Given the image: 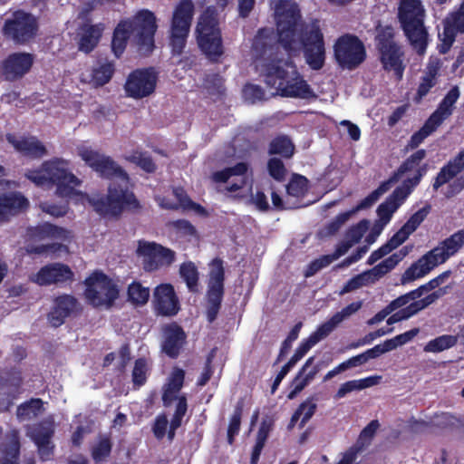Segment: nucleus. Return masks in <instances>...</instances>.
<instances>
[{
  "mask_svg": "<svg viewBox=\"0 0 464 464\" xmlns=\"http://www.w3.org/2000/svg\"><path fill=\"white\" fill-rule=\"evenodd\" d=\"M276 37L272 29L258 31L251 46L252 64L265 83L282 97L313 99L314 92L289 60L279 58L280 47L288 56L304 49L305 63L314 70L325 63V45L317 21L303 25L297 5L291 0H274Z\"/></svg>",
  "mask_w": 464,
  "mask_h": 464,
  "instance_id": "1",
  "label": "nucleus"
},
{
  "mask_svg": "<svg viewBox=\"0 0 464 464\" xmlns=\"http://www.w3.org/2000/svg\"><path fill=\"white\" fill-rule=\"evenodd\" d=\"M76 153L87 166L102 178L111 180L109 194L103 197H89L79 190L82 180L72 170L71 163L63 158L54 157L42 162L38 167L24 172V178L35 187L44 189L54 188V193L65 198L75 205H91L94 211L104 217H116L123 208H136L137 201L129 191L127 173L111 158L94 150L87 143L76 147Z\"/></svg>",
  "mask_w": 464,
  "mask_h": 464,
  "instance_id": "2",
  "label": "nucleus"
},
{
  "mask_svg": "<svg viewBox=\"0 0 464 464\" xmlns=\"http://www.w3.org/2000/svg\"><path fill=\"white\" fill-rule=\"evenodd\" d=\"M426 157L424 150L415 151L404 161L401 169H399L397 177L403 178L405 173L410 175L405 178L402 186L398 187L392 197L388 198L384 203L378 208V220L375 221L372 233L367 237L368 244H372L375 237H379L382 229L391 221L392 214L401 206L405 198H408L411 190L420 182L422 175L426 173V169L420 167V163Z\"/></svg>",
  "mask_w": 464,
  "mask_h": 464,
  "instance_id": "3",
  "label": "nucleus"
},
{
  "mask_svg": "<svg viewBox=\"0 0 464 464\" xmlns=\"http://www.w3.org/2000/svg\"><path fill=\"white\" fill-rule=\"evenodd\" d=\"M156 15L144 9L136 13L132 19L123 20L118 24L112 35L111 49L117 57L121 56L130 35L140 50L147 53L152 50L153 36L156 34Z\"/></svg>",
  "mask_w": 464,
  "mask_h": 464,
  "instance_id": "4",
  "label": "nucleus"
},
{
  "mask_svg": "<svg viewBox=\"0 0 464 464\" xmlns=\"http://www.w3.org/2000/svg\"><path fill=\"white\" fill-rule=\"evenodd\" d=\"M464 245V230L458 231L440 242L406 269L401 276L403 285L419 280L437 266L445 263L460 250Z\"/></svg>",
  "mask_w": 464,
  "mask_h": 464,
  "instance_id": "5",
  "label": "nucleus"
},
{
  "mask_svg": "<svg viewBox=\"0 0 464 464\" xmlns=\"http://www.w3.org/2000/svg\"><path fill=\"white\" fill-rule=\"evenodd\" d=\"M398 16L411 47L418 53H425L428 44V33L423 25L425 9H423L420 0H401L399 2Z\"/></svg>",
  "mask_w": 464,
  "mask_h": 464,
  "instance_id": "6",
  "label": "nucleus"
},
{
  "mask_svg": "<svg viewBox=\"0 0 464 464\" xmlns=\"http://www.w3.org/2000/svg\"><path fill=\"white\" fill-rule=\"evenodd\" d=\"M83 285H85L83 295L87 302L93 306L108 308L119 296L117 282L103 271L93 270L83 281Z\"/></svg>",
  "mask_w": 464,
  "mask_h": 464,
  "instance_id": "7",
  "label": "nucleus"
},
{
  "mask_svg": "<svg viewBox=\"0 0 464 464\" xmlns=\"http://www.w3.org/2000/svg\"><path fill=\"white\" fill-rule=\"evenodd\" d=\"M197 39L200 50L207 57L216 60L223 53L220 29L215 9L208 8L200 15L197 26Z\"/></svg>",
  "mask_w": 464,
  "mask_h": 464,
  "instance_id": "8",
  "label": "nucleus"
},
{
  "mask_svg": "<svg viewBox=\"0 0 464 464\" xmlns=\"http://www.w3.org/2000/svg\"><path fill=\"white\" fill-rule=\"evenodd\" d=\"M184 381V371L179 368H174L170 372L167 382L162 389V401L165 406H169L173 401H177L176 410L172 420H170L169 439L173 440L175 430L181 425V420L187 411L186 395H181L180 390Z\"/></svg>",
  "mask_w": 464,
  "mask_h": 464,
  "instance_id": "9",
  "label": "nucleus"
},
{
  "mask_svg": "<svg viewBox=\"0 0 464 464\" xmlns=\"http://www.w3.org/2000/svg\"><path fill=\"white\" fill-rule=\"evenodd\" d=\"M193 14L194 5L191 0H180L175 5L169 31V43L174 53L180 54L186 46Z\"/></svg>",
  "mask_w": 464,
  "mask_h": 464,
  "instance_id": "10",
  "label": "nucleus"
},
{
  "mask_svg": "<svg viewBox=\"0 0 464 464\" xmlns=\"http://www.w3.org/2000/svg\"><path fill=\"white\" fill-rule=\"evenodd\" d=\"M460 96L458 87H454L446 93L442 102H440L437 110L432 112L425 122L424 126L417 132L411 135L410 140V147L417 148L424 140L427 139L433 131L439 128L452 113L457 100Z\"/></svg>",
  "mask_w": 464,
  "mask_h": 464,
  "instance_id": "11",
  "label": "nucleus"
},
{
  "mask_svg": "<svg viewBox=\"0 0 464 464\" xmlns=\"http://www.w3.org/2000/svg\"><path fill=\"white\" fill-rule=\"evenodd\" d=\"M369 227V221L362 220L357 225L350 227L344 236L343 241L340 242L333 255L321 256L314 261H311L307 269L304 271V276H313L322 268L328 266L344 253L348 252L351 246L359 242L363 234L367 232Z\"/></svg>",
  "mask_w": 464,
  "mask_h": 464,
  "instance_id": "12",
  "label": "nucleus"
},
{
  "mask_svg": "<svg viewBox=\"0 0 464 464\" xmlns=\"http://www.w3.org/2000/svg\"><path fill=\"white\" fill-rule=\"evenodd\" d=\"M216 182L226 183V189L236 197L246 198L251 194L252 175L245 162L212 174Z\"/></svg>",
  "mask_w": 464,
  "mask_h": 464,
  "instance_id": "13",
  "label": "nucleus"
},
{
  "mask_svg": "<svg viewBox=\"0 0 464 464\" xmlns=\"http://www.w3.org/2000/svg\"><path fill=\"white\" fill-rule=\"evenodd\" d=\"M136 255L146 271H156L168 267L175 261V251L153 241L140 240L136 247Z\"/></svg>",
  "mask_w": 464,
  "mask_h": 464,
  "instance_id": "14",
  "label": "nucleus"
},
{
  "mask_svg": "<svg viewBox=\"0 0 464 464\" xmlns=\"http://www.w3.org/2000/svg\"><path fill=\"white\" fill-rule=\"evenodd\" d=\"M334 58L343 69H353L362 64L365 58L363 44L352 34H344L335 41Z\"/></svg>",
  "mask_w": 464,
  "mask_h": 464,
  "instance_id": "15",
  "label": "nucleus"
},
{
  "mask_svg": "<svg viewBox=\"0 0 464 464\" xmlns=\"http://www.w3.org/2000/svg\"><path fill=\"white\" fill-rule=\"evenodd\" d=\"M393 31L392 27H385L379 30L377 40L381 53L382 64L384 69L395 73L397 79L403 75V64L401 53L396 44L392 42Z\"/></svg>",
  "mask_w": 464,
  "mask_h": 464,
  "instance_id": "16",
  "label": "nucleus"
},
{
  "mask_svg": "<svg viewBox=\"0 0 464 464\" xmlns=\"http://www.w3.org/2000/svg\"><path fill=\"white\" fill-rule=\"evenodd\" d=\"M158 81L157 72L152 68L135 70L129 74L124 92L132 99H144L153 93Z\"/></svg>",
  "mask_w": 464,
  "mask_h": 464,
  "instance_id": "17",
  "label": "nucleus"
},
{
  "mask_svg": "<svg viewBox=\"0 0 464 464\" xmlns=\"http://www.w3.org/2000/svg\"><path fill=\"white\" fill-rule=\"evenodd\" d=\"M36 20L28 13L17 11L5 21V34L14 42L24 44L34 37L36 34Z\"/></svg>",
  "mask_w": 464,
  "mask_h": 464,
  "instance_id": "18",
  "label": "nucleus"
},
{
  "mask_svg": "<svg viewBox=\"0 0 464 464\" xmlns=\"http://www.w3.org/2000/svg\"><path fill=\"white\" fill-rule=\"evenodd\" d=\"M426 212L423 210H420L414 213V215L411 216L409 220L405 222L401 230L397 231L395 235L392 237L390 241L385 243L382 246H381L376 251H373L372 256L368 258V263L372 265L373 263L379 261L382 256H386L393 249L401 246L405 240L408 239L411 234H412L418 227H420V223L426 217Z\"/></svg>",
  "mask_w": 464,
  "mask_h": 464,
  "instance_id": "19",
  "label": "nucleus"
},
{
  "mask_svg": "<svg viewBox=\"0 0 464 464\" xmlns=\"http://www.w3.org/2000/svg\"><path fill=\"white\" fill-rule=\"evenodd\" d=\"M34 63V56L31 53H11L1 63V74L7 81H16L29 73Z\"/></svg>",
  "mask_w": 464,
  "mask_h": 464,
  "instance_id": "20",
  "label": "nucleus"
},
{
  "mask_svg": "<svg viewBox=\"0 0 464 464\" xmlns=\"http://www.w3.org/2000/svg\"><path fill=\"white\" fill-rule=\"evenodd\" d=\"M74 277L73 271L69 266L62 263H53L41 269L30 276V280L41 286L51 285L53 284L72 281Z\"/></svg>",
  "mask_w": 464,
  "mask_h": 464,
  "instance_id": "21",
  "label": "nucleus"
},
{
  "mask_svg": "<svg viewBox=\"0 0 464 464\" xmlns=\"http://www.w3.org/2000/svg\"><path fill=\"white\" fill-rule=\"evenodd\" d=\"M153 306L159 315L174 316L180 309L174 287L170 284L157 285L153 291Z\"/></svg>",
  "mask_w": 464,
  "mask_h": 464,
  "instance_id": "22",
  "label": "nucleus"
},
{
  "mask_svg": "<svg viewBox=\"0 0 464 464\" xmlns=\"http://www.w3.org/2000/svg\"><path fill=\"white\" fill-rule=\"evenodd\" d=\"M54 423L53 418H48L41 424L29 428L28 436L38 447L39 455L43 459H49L53 454L51 438L53 433Z\"/></svg>",
  "mask_w": 464,
  "mask_h": 464,
  "instance_id": "23",
  "label": "nucleus"
},
{
  "mask_svg": "<svg viewBox=\"0 0 464 464\" xmlns=\"http://www.w3.org/2000/svg\"><path fill=\"white\" fill-rule=\"evenodd\" d=\"M464 32V1L460 9L450 15L447 16L444 20V30L440 34L442 44L440 45V53H445L454 43L457 33Z\"/></svg>",
  "mask_w": 464,
  "mask_h": 464,
  "instance_id": "24",
  "label": "nucleus"
},
{
  "mask_svg": "<svg viewBox=\"0 0 464 464\" xmlns=\"http://www.w3.org/2000/svg\"><path fill=\"white\" fill-rule=\"evenodd\" d=\"M29 201L21 192L0 193V221L26 210Z\"/></svg>",
  "mask_w": 464,
  "mask_h": 464,
  "instance_id": "25",
  "label": "nucleus"
},
{
  "mask_svg": "<svg viewBox=\"0 0 464 464\" xmlns=\"http://www.w3.org/2000/svg\"><path fill=\"white\" fill-rule=\"evenodd\" d=\"M6 140L18 153L24 156L30 158H42L47 153L45 146L34 137H21L7 134Z\"/></svg>",
  "mask_w": 464,
  "mask_h": 464,
  "instance_id": "26",
  "label": "nucleus"
},
{
  "mask_svg": "<svg viewBox=\"0 0 464 464\" xmlns=\"http://www.w3.org/2000/svg\"><path fill=\"white\" fill-rule=\"evenodd\" d=\"M173 196L176 198V201H170L164 197H157L156 200L160 208L165 209L181 208L183 210L197 213L200 216H204L206 214L204 208L189 200L186 192H184L181 188H175L173 190Z\"/></svg>",
  "mask_w": 464,
  "mask_h": 464,
  "instance_id": "27",
  "label": "nucleus"
},
{
  "mask_svg": "<svg viewBox=\"0 0 464 464\" xmlns=\"http://www.w3.org/2000/svg\"><path fill=\"white\" fill-rule=\"evenodd\" d=\"M78 304L72 295H60L54 301L53 308L48 315V321L53 326H60L64 319L77 310Z\"/></svg>",
  "mask_w": 464,
  "mask_h": 464,
  "instance_id": "28",
  "label": "nucleus"
},
{
  "mask_svg": "<svg viewBox=\"0 0 464 464\" xmlns=\"http://www.w3.org/2000/svg\"><path fill=\"white\" fill-rule=\"evenodd\" d=\"M103 31V24H85L81 26L79 28V33H77L80 51L85 53L92 52L99 44Z\"/></svg>",
  "mask_w": 464,
  "mask_h": 464,
  "instance_id": "29",
  "label": "nucleus"
},
{
  "mask_svg": "<svg viewBox=\"0 0 464 464\" xmlns=\"http://www.w3.org/2000/svg\"><path fill=\"white\" fill-rule=\"evenodd\" d=\"M186 335L180 327L170 324L163 329L162 351L170 357H176L183 345Z\"/></svg>",
  "mask_w": 464,
  "mask_h": 464,
  "instance_id": "30",
  "label": "nucleus"
},
{
  "mask_svg": "<svg viewBox=\"0 0 464 464\" xmlns=\"http://www.w3.org/2000/svg\"><path fill=\"white\" fill-rule=\"evenodd\" d=\"M223 281L224 268L222 261L214 259L209 263L208 292H207V296L211 297L216 304L222 300Z\"/></svg>",
  "mask_w": 464,
  "mask_h": 464,
  "instance_id": "31",
  "label": "nucleus"
},
{
  "mask_svg": "<svg viewBox=\"0 0 464 464\" xmlns=\"http://www.w3.org/2000/svg\"><path fill=\"white\" fill-rule=\"evenodd\" d=\"M439 296L440 294L433 293L432 295H428L420 301H410L409 304L401 306L397 310L396 313L391 315L390 318L387 319V324H393L397 322H401L411 318L412 315L425 308L427 305L431 304L433 301H435Z\"/></svg>",
  "mask_w": 464,
  "mask_h": 464,
  "instance_id": "32",
  "label": "nucleus"
},
{
  "mask_svg": "<svg viewBox=\"0 0 464 464\" xmlns=\"http://www.w3.org/2000/svg\"><path fill=\"white\" fill-rule=\"evenodd\" d=\"M440 69V61L439 58H429V63L426 67V72L424 76H422L420 80V83L419 88H417L416 92V101L420 102V100L425 97L431 88L434 87L436 82H438L439 72Z\"/></svg>",
  "mask_w": 464,
  "mask_h": 464,
  "instance_id": "33",
  "label": "nucleus"
},
{
  "mask_svg": "<svg viewBox=\"0 0 464 464\" xmlns=\"http://www.w3.org/2000/svg\"><path fill=\"white\" fill-rule=\"evenodd\" d=\"M29 235L34 240L57 239L70 241L71 232L62 227H56L50 223H44L30 229Z\"/></svg>",
  "mask_w": 464,
  "mask_h": 464,
  "instance_id": "34",
  "label": "nucleus"
},
{
  "mask_svg": "<svg viewBox=\"0 0 464 464\" xmlns=\"http://www.w3.org/2000/svg\"><path fill=\"white\" fill-rule=\"evenodd\" d=\"M113 73L111 63H98L92 72L82 74V81L93 87L103 86L110 82Z\"/></svg>",
  "mask_w": 464,
  "mask_h": 464,
  "instance_id": "35",
  "label": "nucleus"
},
{
  "mask_svg": "<svg viewBox=\"0 0 464 464\" xmlns=\"http://www.w3.org/2000/svg\"><path fill=\"white\" fill-rule=\"evenodd\" d=\"M19 441L16 431H13L9 439L1 440L0 429V464H17Z\"/></svg>",
  "mask_w": 464,
  "mask_h": 464,
  "instance_id": "36",
  "label": "nucleus"
},
{
  "mask_svg": "<svg viewBox=\"0 0 464 464\" xmlns=\"http://www.w3.org/2000/svg\"><path fill=\"white\" fill-rule=\"evenodd\" d=\"M464 168V150L458 154V156L449 162L446 166L440 169L435 181L433 182L434 189L447 183L451 179L460 173Z\"/></svg>",
  "mask_w": 464,
  "mask_h": 464,
  "instance_id": "37",
  "label": "nucleus"
},
{
  "mask_svg": "<svg viewBox=\"0 0 464 464\" xmlns=\"http://www.w3.org/2000/svg\"><path fill=\"white\" fill-rule=\"evenodd\" d=\"M411 249V246L402 247L398 252L392 254L390 256H388L386 259L378 264L370 271L373 272V274L378 276L379 278L382 277V276L395 268L398 263L401 262L402 259L409 255Z\"/></svg>",
  "mask_w": 464,
  "mask_h": 464,
  "instance_id": "38",
  "label": "nucleus"
},
{
  "mask_svg": "<svg viewBox=\"0 0 464 464\" xmlns=\"http://www.w3.org/2000/svg\"><path fill=\"white\" fill-rule=\"evenodd\" d=\"M411 249V246L402 247L398 252L392 254L390 256H388L386 259L378 264L370 271L373 272V274L378 276L379 278L382 277V276L395 268L398 263L401 262L402 259L409 255Z\"/></svg>",
  "mask_w": 464,
  "mask_h": 464,
  "instance_id": "39",
  "label": "nucleus"
},
{
  "mask_svg": "<svg viewBox=\"0 0 464 464\" xmlns=\"http://www.w3.org/2000/svg\"><path fill=\"white\" fill-rule=\"evenodd\" d=\"M43 411V401L40 399H31L17 408L16 416L20 421L36 418Z\"/></svg>",
  "mask_w": 464,
  "mask_h": 464,
  "instance_id": "40",
  "label": "nucleus"
},
{
  "mask_svg": "<svg viewBox=\"0 0 464 464\" xmlns=\"http://www.w3.org/2000/svg\"><path fill=\"white\" fill-rule=\"evenodd\" d=\"M377 275L373 274L372 271L367 270L354 276L346 282L343 290L340 291V295H344L345 293H349L351 291H355L358 288L367 286L370 284H372L379 280Z\"/></svg>",
  "mask_w": 464,
  "mask_h": 464,
  "instance_id": "41",
  "label": "nucleus"
},
{
  "mask_svg": "<svg viewBox=\"0 0 464 464\" xmlns=\"http://www.w3.org/2000/svg\"><path fill=\"white\" fill-rule=\"evenodd\" d=\"M150 288L138 281L130 283L128 286V301L136 306L144 305L150 300Z\"/></svg>",
  "mask_w": 464,
  "mask_h": 464,
  "instance_id": "42",
  "label": "nucleus"
},
{
  "mask_svg": "<svg viewBox=\"0 0 464 464\" xmlns=\"http://www.w3.org/2000/svg\"><path fill=\"white\" fill-rule=\"evenodd\" d=\"M458 420L450 413H442L437 414L429 421H420L415 424V430H422V427L426 428L428 426L439 428V429H446L450 427H453L457 424Z\"/></svg>",
  "mask_w": 464,
  "mask_h": 464,
  "instance_id": "43",
  "label": "nucleus"
},
{
  "mask_svg": "<svg viewBox=\"0 0 464 464\" xmlns=\"http://www.w3.org/2000/svg\"><path fill=\"white\" fill-rule=\"evenodd\" d=\"M458 341H460L458 335H440L427 343L424 346V351L426 353H438L455 346Z\"/></svg>",
  "mask_w": 464,
  "mask_h": 464,
  "instance_id": "44",
  "label": "nucleus"
},
{
  "mask_svg": "<svg viewBox=\"0 0 464 464\" xmlns=\"http://www.w3.org/2000/svg\"><path fill=\"white\" fill-rule=\"evenodd\" d=\"M179 274L183 282L186 283L188 289L191 291L198 290V271L193 262L187 261L182 263L179 267Z\"/></svg>",
  "mask_w": 464,
  "mask_h": 464,
  "instance_id": "45",
  "label": "nucleus"
},
{
  "mask_svg": "<svg viewBox=\"0 0 464 464\" xmlns=\"http://www.w3.org/2000/svg\"><path fill=\"white\" fill-rule=\"evenodd\" d=\"M316 404L311 399L305 400L293 414L290 426H294L297 420H301V427H303L314 414Z\"/></svg>",
  "mask_w": 464,
  "mask_h": 464,
  "instance_id": "46",
  "label": "nucleus"
},
{
  "mask_svg": "<svg viewBox=\"0 0 464 464\" xmlns=\"http://www.w3.org/2000/svg\"><path fill=\"white\" fill-rule=\"evenodd\" d=\"M269 153L279 154L285 158H291L294 153V145L290 139L281 136L270 142Z\"/></svg>",
  "mask_w": 464,
  "mask_h": 464,
  "instance_id": "47",
  "label": "nucleus"
},
{
  "mask_svg": "<svg viewBox=\"0 0 464 464\" xmlns=\"http://www.w3.org/2000/svg\"><path fill=\"white\" fill-rule=\"evenodd\" d=\"M308 188V180L303 176H294L286 187V198H300Z\"/></svg>",
  "mask_w": 464,
  "mask_h": 464,
  "instance_id": "48",
  "label": "nucleus"
},
{
  "mask_svg": "<svg viewBox=\"0 0 464 464\" xmlns=\"http://www.w3.org/2000/svg\"><path fill=\"white\" fill-rule=\"evenodd\" d=\"M409 304V301L406 300V297L400 296L394 301H392L386 307H384L382 311L376 314L372 318L368 321L369 324H375L382 322L393 311L398 310L400 307L404 306Z\"/></svg>",
  "mask_w": 464,
  "mask_h": 464,
  "instance_id": "49",
  "label": "nucleus"
},
{
  "mask_svg": "<svg viewBox=\"0 0 464 464\" xmlns=\"http://www.w3.org/2000/svg\"><path fill=\"white\" fill-rule=\"evenodd\" d=\"M169 227H172L173 231H175L176 237L179 238H184L187 241L191 242L197 237V236H195V229L188 221H173L169 224Z\"/></svg>",
  "mask_w": 464,
  "mask_h": 464,
  "instance_id": "50",
  "label": "nucleus"
},
{
  "mask_svg": "<svg viewBox=\"0 0 464 464\" xmlns=\"http://www.w3.org/2000/svg\"><path fill=\"white\" fill-rule=\"evenodd\" d=\"M111 444L108 438L99 439L96 445L92 446V459L97 463L103 461L111 453Z\"/></svg>",
  "mask_w": 464,
  "mask_h": 464,
  "instance_id": "51",
  "label": "nucleus"
},
{
  "mask_svg": "<svg viewBox=\"0 0 464 464\" xmlns=\"http://www.w3.org/2000/svg\"><path fill=\"white\" fill-rule=\"evenodd\" d=\"M126 159L130 162H134L136 165H139L140 169L149 173L152 172L154 168H156L151 158L143 152H130L126 156Z\"/></svg>",
  "mask_w": 464,
  "mask_h": 464,
  "instance_id": "52",
  "label": "nucleus"
},
{
  "mask_svg": "<svg viewBox=\"0 0 464 464\" xmlns=\"http://www.w3.org/2000/svg\"><path fill=\"white\" fill-rule=\"evenodd\" d=\"M40 208L44 213L53 217H64L69 211L68 202L52 203L50 201H41Z\"/></svg>",
  "mask_w": 464,
  "mask_h": 464,
  "instance_id": "53",
  "label": "nucleus"
},
{
  "mask_svg": "<svg viewBox=\"0 0 464 464\" xmlns=\"http://www.w3.org/2000/svg\"><path fill=\"white\" fill-rule=\"evenodd\" d=\"M339 322L334 321V318L329 319L323 324L317 327L316 331L311 334L309 335L308 339L310 341L315 342L316 343H319L321 340L325 338L327 335L332 333L334 328L339 325Z\"/></svg>",
  "mask_w": 464,
  "mask_h": 464,
  "instance_id": "54",
  "label": "nucleus"
},
{
  "mask_svg": "<svg viewBox=\"0 0 464 464\" xmlns=\"http://www.w3.org/2000/svg\"><path fill=\"white\" fill-rule=\"evenodd\" d=\"M148 371H150V366L148 365L145 359L135 361L132 372V380L134 385H144L147 379Z\"/></svg>",
  "mask_w": 464,
  "mask_h": 464,
  "instance_id": "55",
  "label": "nucleus"
},
{
  "mask_svg": "<svg viewBox=\"0 0 464 464\" xmlns=\"http://www.w3.org/2000/svg\"><path fill=\"white\" fill-rule=\"evenodd\" d=\"M392 182V180L382 183V185L377 188V190H374L373 193L363 198L362 201H361V203L358 204L355 210L358 211L366 208L370 207L372 204H373L375 201H377L379 198L385 194L387 190L391 188Z\"/></svg>",
  "mask_w": 464,
  "mask_h": 464,
  "instance_id": "56",
  "label": "nucleus"
},
{
  "mask_svg": "<svg viewBox=\"0 0 464 464\" xmlns=\"http://www.w3.org/2000/svg\"><path fill=\"white\" fill-rule=\"evenodd\" d=\"M243 96L246 102L256 103L265 99L263 89L255 84H246L243 90Z\"/></svg>",
  "mask_w": 464,
  "mask_h": 464,
  "instance_id": "57",
  "label": "nucleus"
},
{
  "mask_svg": "<svg viewBox=\"0 0 464 464\" xmlns=\"http://www.w3.org/2000/svg\"><path fill=\"white\" fill-rule=\"evenodd\" d=\"M28 252H34L36 254H45V255H60V254H68L69 249L68 246L59 243H53L47 246H36L35 248L28 249Z\"/></svg>",
  "mask_w": 464,
  "mask_h": 464,
  "instance_id": "58",
  "label": "nucleus"
},
{
  "mask_svg": "<svg viewBox=\"0 0 464 464\" xmlns=\"http://www.w3.org/2000/svg\"><path fill=\"white\" fill-rule=\"evenodd\" d=\"M440 286V284L437 280L431 279L425 285L420 286L416 290H411L410 293L402 295V297H407V301L409 302H417L418 298H420L422 294H424L427 291H432L433 289Z\"/></svg>",
  "mask_w": 464,
  "mask_h": 464,
  "instance_id": "59",
  "label": "nucleus"
},
{
  "mask_svg": "<svg viewBox=\"0 0 464 464\" xmlns=\"http://www.w3.org/2000/svg\"><path fill=\"white\" fill-rule=\"evenodd\" d=\"M268 172L273 179L276 180H282L286 174L285 167L278 158H272L268 161Z\"/></svg>",
  "mask_w": 464,
  "mask_h": 464,
  "instance_id": "60",
  "label": "nucleus"
},
{
  "mask_svg": "<svg viewBox=\"0 0 464 464\" xmlns=\"http://www.w3.org/2000/svg\"><path fill=\"white\" fill-rule=\"evenodd\" d=\"M240 420L241 410L237 408L234 411V414L232 415L231 420H229V424L227 428V440L229 444L233 443L234 437L238 434L240 428Z\"/></svg>",
  "mask_w": 464,
  "mask_h": 464,
  "instance_id": "61",
  "label": "nucleus"
},
{
  "mask_svg": "<svg viewBox=\"0 0 464 464\" xmlns=\"http://www.w3.org/2000/svg\"><path fill=\"white\" fill-rule=\"evenodd\" d=\"M362 301L352 303L338 313H335L332 318H334V321L341 323L356 313L362 307Z\"/></svg>",
  "mask_w": 464,
  "mask_h": 464,
  "instance_id": "62",
  "label": "nucleus"
},
{
  "mask_svg": "<svg viewBox=\"0 0 464 464\" xmlns=\"http://www.w3.org/2000/svg\"><path fill=\"white\" fill-rule=\"evenodd\" d=\"M313 357H310L304 364L301 371L298 372L297 375H303V378L312 382L316 376L317 372L321 370V366L318 364L312 365Z\"/></svg>",
  "mask_w": 464,
  "mask_h": 464,
  "instance_id": "63",
  "label": "nucleus"
},
{
  "mask_svg": "<svg viewBox=\"0 0 464 464\" xmlns=\"http://www.w3.org/2000/svg\"><path fill=\"white\" fill-rule=\"evenodd\" d=\"M379 426L380 424L378 420H372V422L362 430L361 435H359V441L362 444L368 443L370 440L373 438V435L378 430Z\"/></svg>",
  "mask_w": 464,
  "mask_h": 464,
  "instance_id": "64",
  "label": "nucleus"
}]
</instances>
